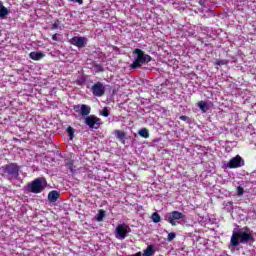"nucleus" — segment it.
I'll return each instance as SVG.
<instances>
[{"mask_svg":"<svg viewBox=\"0 0 256 256\" xmlns=\"http://www.w3.org/2000/svg\"><path fill=\"white\" fill-rule=\"evenodd\" d=\"M249 241H251V243H255V237L251 234V229L249 227H243L237 231H233L230 239V245L232 247H239L241 243H249Z\"/></svg>","mask_w":256,"mask_h":256,"instance_id":"1","label":"nucleus"},{"mask_svg":"<svg viewBox=\"0 0 256 256\" xmlns=\"http://www.w3.org/2000/svg\"><path fill=\"white\" fill-rule=\"evenodd\" d=\"M133 54L136 55V57L134 58L133 63L130 65L131 69H141L143 65L151 63V55L146 54L142 49H134Z\"/></svg>","mask_w":256,"mask_h":256,"instance_id":"2","label":"nucleus"},{"mask_svg":"<svg viewBox=\"0 0 256 256\" xmlns=\"http://www.w3.org/2000/svg\"><path fill=\"white\" fill-rule=\"evenodd\" d=\"M21 167L17 165V163H9L5 164L4 166L0 167V173L3 177H7L9 181L11 179H18L19 178V171Z\"/></svg>","mask_w":256,"mask_h":256,"instance_id":"3","label":"nucleus"},{"mask_svg":"<svg viewBox=\"0 0 256 256\" xmlns=\"http://www.w3.org/2000/svg\"><path fill=\"white\" fill-rule=\"evenodd\" d=\"M27 189L29 193H43V191H45V184H43V180L41 178H36L28 184Z\"/></svg>","mask_w":256,"mask_h":256,"instance_id":"4","label":"nucleus"},{"mask_svg":"<svg viewBox=\"0 0 256 256\" xmlns=\"http://www.w3.org/2000/svg\"><path fill=\"white\" fill-rule=\"evenodd\" d=\"M245 166V160L240 155L231 158L227 164L223 165V169H239Z\"/></svg>","mask_w":256,"mask_h":256,"instance_id":"5","label":"nucleus"},{"mask_svg":"<svg viewBox=\"0 0 256 256\" xmlns=\"http://www.w3.org/2000/svg\"><path fill=\"white\" fill-rule=\"evenodd\" d=\"M85 125H88L90 129H99L101 127V118L95 115H89L84 118Z\"/></svg>","mask_w":256,"mask_h":256,"instance_id":"6","label":"nucleus"},{"mask_svg":"<svg viewBox=\"0 0 256 256\" xmlns=\"http://www.w3.org/2000/svg\"><path fill=\"white\" fill-rule=\"evenodd\" d=\"M73 109L76 113L84 117V119L85 117H89V114L91 113V106L87 104L74 105Z\"/></svg>","mask_w":256,"mask_h":256,"instance_id":"7","label":"nucleus"},{"mask_svg":"<svg viewBox=\"0 0 256 256\" xmlns=\"http://www.w3.org/2000/svg\"><path fill=\"white\" fill-rule=\"evenodd\" d=\"M130 229L127 224H119L115 229L116 238L120 240L125 239Z\"/></svg>","mask_w":256,"mask_h":256,"instance_id":"8","label":"nucleus"},{"mask_svg":"<svg viewBox=\"0 0 256 256\" xmlns=\"http://www.w3.org/2000/svg\"><path fill=\"white\" fill-rule=\"evenodd\" d=\"M181 219H185V215L179 211H172L167 218V222L172 225V227H175L177 223L175 221H181Z\"/></svg>","mask_w":256,"mask_h":256,"instance_id":"9","label":"nucleus"},{"mask_svg":"<svg viewBox=\"0 0 256 256\" xmlns=\"http://www.w3.org/2000/svg\"><path fill=\"white\" fill-rule=\"evenodd\" d=\"M91 91L94 97H103L105 95V86L103 83L97 82L91 87Z\"/></svg>","mask_w":256,"mask_h":256,"instance_id":"10","label":"nucleus"},{"mask_svg":"<svg viewBox=\"0 0 256 256\" xmlns=\"http://www.w3.org/2000/svg\"><path fill=\"white\" fill-rule=\"evenodd\" d=\"M87 41H89V40L85 37L74 36L71 38L70 44L74 45V47H78V49H83V47H85V45H87Z\"/></svg>","mask_w":256,"mask_h":256,"instance_id":"11","label":"nucleus"},{"mask_svg":"<svg viewBox=\"0 0 256 256\" xmlns=\"http://www.w3.org/2000/svg\"><path fill=\"white\" fill-rule=\"evenodd\" d=\"M59 197H61V193L57 190H52L48 193V201H50V203H57Z\"/></svg>","mask_w":256,"mask_h":256,"instance_id":"12","label":"nucleus"},{"mask_svg":"<svg viewBox=\"0 0 256 256\" xmlns=\"http://www.w3.org/2000/svg\"><path fill=\"white\" fill-rule=\"evenodd\" d=\"M45 57V53L43 52H30L29 58L32 59V61H41Z\"/></svg>","mask_w":256,"mask_h":256,"instance_id":"13","label":"nucleus"},{"mask_svg":"<svg viewBox=\"0 0 256 256\" xmlns=\"http://www.w3.org/2000/svg\"><path fill=\"white\" fill-rule=\"evenodd\" d=\"M197 106L200 109V111H202V113H207V111H209V103H207L206 101H199L197 103Z\"/></svg>","mask_w":256,"mask_h":256,"instance_id":"14","label":"nucleus"},{"mask_svg":"<svg viewBox=\"0 0 256 256\" xmlns=\"http://www.w3.org/2000/svg\"><path fill=\"white\" fill-rule=\"evenodd\" d=\"M9 14V9L3 5V2L0 0V19H5V16Z\"/></svg>","mask_w":256,"mask_h":256,"instance_id":"15","label":"nucleus"},{"mask_svg":"<svg viewBox=\"0 0 256 256\" xmlns=\"http://www.w3.org/2000/svg\"><path fill=\"white\" fill-rule=\"evenodd\" d=\"M66 132L68 134L69 140L73 141V139H75V128L68 126Z\"/></svg>","mask_w":256,"mask_h":256,"instance_id":"16","label":"nucleus"},{"mask_svg":"<svg viewBox=\"0 0 256 256\" xmlns=\"http://www.w3.org/2000/svg\"><path fill=\"white\" fill-rule=\"evenodd\" d=\"M138 135L140 137H143V139H149V129L147 128H142L138 131Z\"/></svg>","mask_w":256,"mask_h":256,"instance_id":"17","label":"nucleus"},{"mask_svg":"<svg viewBox=\"0 0 256 256\" xmlns=\"http://www.w3.org/2000/svg\"><path fill=\"white\" fill-rule=\"evenodd\" d=\"M105 210L100 209L98 211V214L95 216L96 221H98L99 223H101V221H103V219H105Z\"/></svg>","mask_w":256,"mask_h":256,"instance_id":"18","label":"nucleus"},{"mask_svg":"<svg viewBox=\"0 0 256 256\" xmlns=\"http://www.w3.org/2000/svg\"><path fill=\"white\" fill-rule=\"evenodd\" d=\"M152 255H155V249H153V245H149L144 251L143 256H152Z\"/></svg>","mask_w":256,"mask_h":256,"instance_id":"19","label":"nucleus"},{"mask_svg":"<svg viewBox=\"0 0 256 256\" xmlns=\"http://www.w3.org/2000/svg\"><path fill=\"white\" fill-rule=\"evenodd\" d=\"M50 29L51 31H55L56 29H61V20L56 19Z\"/></svg>","mask_w":256,"mask_h":256,"instance_id":"20","label":"nucleus"},{"mask_svg":"<svg viewBox=\"0 0 256 256\" xmlns=\"http://www.w3.org/2000/svg\"><path fill=\"white\" fill-rule=\"evenodd\" d=\"M151 219H152L153 223H160L161 222V215H159V213H157V212H154L151 215Z\"/></svg>","mask_w":256,"mask_h":256,"instance_id":"21","label":"nucleus"},{"mask_svg":"<svg viewBox=\"0 0 256 256\" xmlns=\"http://www.w3.org/2000/svg\"><path fill=\"white\" fill-rule=\"evenodd\" d=\"M93 67L95 69V73H103V71H105V68H103V65L101 64H93Z\"/></svg>","mask_w":256,"mask_h":256,"instance_id":"22","label":"nucleus"},{"mask_svg":"<svg viewBox=\"0 0 256 256\" xmlns=\"http://www.w3.org/2000/svg\"><path fill=\"white\" fill-rule=\"evenodd\" d=\"M115 135H116V137L118 138V139H125V132H123V131H120V130H116L115 131Z\"/></svg>","mask_w":256,"mask_h":256,"instance_id":"23","label":"nucleus"},{"mask_svg":"<svg viewBox=\"0 0 256 256\" xmlns=\"http://www.w3.org/2000/svg\"><path fill=\"white\" fill-rule=\"evenodd\" d=\"M176 237H177V234H176L175 232H170V233L168 234L167 241H168L169 243H171V241H173V239H175Z\"/></svg>","mask_w":256,"mask_h":256,"instance_id":"24","label":"nucleus"},{"mask_svg":"<svg viewBox=\"0 0 256 256\" xmlns=\"http://www.w3.org/2000/svg\"><path fill=\"white\" fill-rule=\"evenodd\" d=\"M101 115H102V117H109V109H107V107H104L102 109Z\"/></svg>","mask_w":256,"mask_h":256,"instance_id":"25","label":"nucleus"},{"mask_svg":"<svg viewBox=\"0 0 256 256\" xmlns=\"http://www.w3.org/2000/svg\"><path fill=\"white\" fill-rule=\"evenodd\" d=\"M243 193H245V189H243V187L238 186L237 187V195L238 197H241V195H243Z\"/></svg>","mask_w":256,"mask_h":256,"instance_id":"26","label":"nucleus"},{"mask_svg":"<svg viewBox=\"0 0 256 256\" xmlns=\"http://www.w3.org/2000/svg\"><path fill=\"white\" fill-rule=\"evenodd\" d=\"M215 65H218L221 67V65H227V61L225 60H216Z\"/></svg>","mask_w":256,"mask_h":256,"instance_id":"27","label":"nucleus"},{"mask_svg":"<svg viewBox=\"0 0 256 256\" xmlns=\"http://www.w3.org/2000/svg\"><path fill=\"white\" fill-rule=\"evenodd\" d=\"M179 119H180V121H186L187 123H189V117L188 116L182 115V116L179 117Z\"/></svg>","mask_w":256,"mask_h":256,"instance_id":"28","label":"nucleus"},{"mask_svg":"<svg viewBox=\"0 0 256 256\" xmlns=\"http://www.w3.org/2000/svg\"><path fill=\"white\" fill-rule=\"evenodd\" d=\"M66 165L69 167V169H73V160H68Z\"/></svg>","mask_w":256,"mask_h":256,"instance_id":"29","label":"nucleus"},{"mask_svg":"<svg viewBox=\"0 0 256 256\" xmlns=\"http://www.w3.org/2000/svg\"><path fill=\"white\" fill-rule=\"evenodd\" d=\"M53 41H59V38L57 37V34L52 35Z\"/></svg>","mask_w":256,"mask_h":256,"instance_id":"30","label":"nucleus"},{"mask_svg":"<svg viewBox=\"0 0 256 256\" xmlns=\"http://www.w3.org/2000/svg\"><path fill=\"white\" fill-rule=\"evenodd\" d=\"M132 256H141V252H138V253H136V254H134Z\"/></svg>","mask_w":256,"mask_h":256,"instance_id":"31","label":"nucleus"},{"mask_svg":"<svg viewBox=\"0 0 256 256\" xmlns=\"http://www.w3.org/2000/svg\"><path fill=\"white\" fill-rule=\"evenodd\" d=\"M3 34L1 33V31H0V37L2 36Z\"/></svg>","mask_w":256,"mask_h":256,"instance_id":"32","label":"nucleus"}]
</instances>
